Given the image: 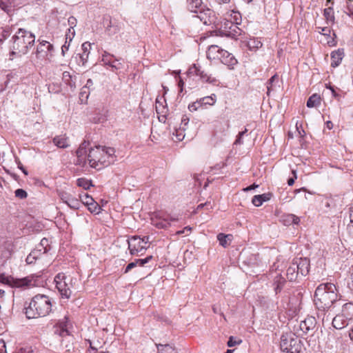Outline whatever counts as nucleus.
<instances>
[{
  "mask_svg": "<svg viewBox=\"0 0 353 353\" xmlns=\"http://www.w3.org/2000/svg\"><path fill=\"white\" fill-rule=\"evenodd\" d=\"M339 294L336 285L332 283L320 284L314 292V303L318 310V317L322 318L323 323H329L331 319L330 314H327L338 301Z\"/></svg>",
  "mask_w": 353,
  "mask_h": 353,
  "instance_id": "nucleus-1",
  "label": "nucleus"
},
{
  "mask_svg": "<svg viewBox=\"0 0 353 353\" xmlns=\"http://www.w3.org/2000/svg\"><path fill=\"white\" fill-rule=\"evenodd\" d=\"M10 46V56L15 55L21 57L26 54L35 42V36L30 31L19 28L12 37Z\"/></svg>",
  "mask_w": 353,
  "mask_h": 353,
  "instance_id": "nucleus-2",
  "label": "nucleus"
},
{
  "mask_svg": "<svg viewBox=\"0 0 353 353\" xmlns=\"http://www.w3.org/2000/svg\"><path fill=\"white\" fill-rule=\"evenodd\" d=\"M24 310L28 319L46 316L52 310L51 300L48 296L37 294L32 299L28 305L24 307Z\"/></svg>",
  "mask_w": 353,
  "mask_h": 353,
  "instance_id": "nucleus-3",
  "label": "nucleus"
},
{
  "mask_svg": "<svg viewBox=\"0 0 353 353\" xmlns=\"http://www.w3.org/2000/svg\"><path fill=\"white\" fill-rule=\"evenodd\" d=\"M241 21V14L238 11L232 10L224 14L222 19V37H231L236 40L241 34V29L238 27Z\"/></svg>",
  "mask_w": 353,
  "mask_h": 353,
  "instance_id": "nucleus-4",
  "label": "nucleus"
},
{
  "mask_svg": "<svg viewBox=\"0 0 353 353\" xmlns=\"http://www.w3.org/2000/svg\"><path fill=\"white\" fill-rule=\"evenodd\" d=\"M280 346L281 350L287 353H301L303 350L301 339L292 333L281 336Z\"/></svg>",
  "mask_w": 353,
  "mask_h": 353,
  "instance_id": "nucleus-5",
  "label": "nucleus"
},
{
  "mask_svg": "<svg viewBox=\"0 0 353 353\" xmlns=\"http://www.w3.org/2000/svg\"><path fill=\"white\" fill-rule=\"evenodd\" d=\"M88 160L90 167L98 170L110 165V161L105 158L101 145H97L90 150Z\"/></svg>",
  "mask_w": 353,
  "mask_h": 353,
  "instance_id": "nucleus-6",
  "label": "nucleus"
},
{
  "mask_svg": "<svg viewBox=\"0 0 353 353\" xmlns=\"http://www.w3.org/2000/svg\"><path fill=\"white\" fill-rule=\"evenodd\" d=\"M187 3L189 10L199 14L195 17L199 19L201 21H203V23L207 24L206 17L210 15L211 10L210 9H203L201 0H187Z\"/></svg>",
  "mask_w": 353,
  "mask_h": 353,
  "instance_id": "nucleus-7",
  "label": "nucleus"
},
{
  "mask_svg": "<svg viewBox=\"0 0 353 353\" xmlns=\"http://www.w3.org/2000/svg\"><path fill=\"white\" fill-rule=\"evenodd\" d=\"M128 249L131 255H142L149 245L143 244V240L137 236H132L128 240Z\"/></svg>",
  "mask_w": 353,
  "mask_h": 353,
  "instance_id": "nucleus-8",
  "label": "nucleus"
},
{
  "mask_svg": "<svg viewBox=\"0 0 353 353\" xmlns=\"http://www.w3.org/2000/svg\"><path fill=\"white\" fill-rule=\"evenodd\" d=\"M0 282L17 288L29 286L31 285V280H30L28 277L15 279L12 276H6L4 274H0Z\"/></svg>",
  "mask_w": 353,
  "mask_h": 353,
  "instance_id": "nucleus-9",
  "label": "nucleus"
},
{
  "mask_svg": "<svg viewBox=\"0 0 353 353\" xmlns=\"http://www.w3.org/2000/svg\"><path fill=\"white\" fill-rule=\"evenodd\" d=\"M39 43L37 46L36 49V56L37 58H45L48 56V52L51 53L53 50V46L50 44L49 42L40 39L38 40Z\"/></svg>",
  "mask_w": 353,
  "mask_h": 353,
  "instance_id": "nucleus-10",
  "label": "nucleus"
},
{
  "mask_svg": "<svg viewBox=\"0 0 353 353\" xmlns=\"http://www.w3.org/2000/svg\"><path fill=\"white\" fill-rule=\"evenodd\" d=\"M297 266L298 272L301 276H306L309 273L310 260L307 258H296L294 259Z\"/></svg>",
  "mask_w": 353,
  "mask_h": 353,
  "instance_id": "nucleus-11",
  "label": "nucleus"
},
{
  "mask_svg": "<svg viewBox=\"0 0 353 353\" xmlns=\"http://www.w3.org/2000/svg\"><path fill=\"white\" fill-rule=\"evenodd\" d=\"M113 55L105 52L102 56V61L105 65L112 68V71L118 70L123 68V64L118 59L112 60Z\"/></svg>",
  "mask_w": 353,
  "mask_h": 353,
  "instance_id": "nucleus-12",
  "label": "nucleus"
},
{
  "mask_svg": "<svg viewBox=\"0 0 353 353\" xmlns=\"http://www.w3.org/2000/svg\"><path fill=\"white\" fill-rule=\"evenodd\" d=\"M332 319V325L336 330H341L348 325L350 323V320L347 319L345 316L339 312L334 317L330 319Z\"/></svg>",
  "mask_w": 353,
  "mask_h": 353,
  "instance_id": "nucleus-13",
  "label": "nucleus"
},
{
  "mask_svg": "<svg viewBox=\"0 0 353 353\" xmlns=\"http://www.w3.org/2000/svg\"><path fill=\"white\" fill-rule=\"evenodd\" d=\"M238 63L235 57L226 50L222 49V64L225 65L228 69H234V65Z\"/></svg>",
  "mask_w": 353,
  "mask_h": 353,
  "instance_id": "nucleus-14",
  "label": "nucleus"
},
{
  "mask_svg": "<svg viewBox=\"0 0 353 353\" xmlns=\"http://www.w3.org/2000/svg\"><path fill=\"white\" fill-rule=\"evenodd\" d=\"M196 185L201 187L203 185V189H206L208 184L214 181V178L208 176L206 173H200L194 176Z\"/></svg>",
  "mask_w": 353,
  "mask_h": 353,
  "instance_id": "nucleus-15",
  "label": "nucleus"
},
{
  "mask_svg": "<svg viewBox=\"0 0 353 353\" xmlns=\"http://www.w3.org/2000/svg\"><path fill=\"white\" fill-rule=\"evenodd\" d=\"M53 143L59 148H67L70 146L69 138L66 134L55 136L52 139Z\"/></svg>",
  "mask_w": 353,
  "mask_h": 353,
  "instance_id": "nucleus-16",
  "label": "nucleus"
},
{
  "mask_svg": "<svg viewBox=\"0 0 353 353\" xmlns=\"http://www.w3.org/2000/svg\"><path fill=\"white\" fill-rule=\"evenodd\" d=\"M344 57V51L343 49H338L331 53V66L336 68L339 66Z\"/></svg>",
  "mask_w": 353,
  "mask_h": 353,
  "instance_id": "nucleus-17",
  "label": "nucleus"
},
{
  "mask_svg": "<svg viewBox=\"0 0 353 353\" xmlns=\"http://www.w3.org/2000/svg\"><path fill=\"white\" fill-rule=\"evenodd\" d=\"M272 196V194L270 192L255 195L252 197V203L254 206L259 207L262 205L264 202L270 201Z\"/></svg>",
  "mask_w": 353,
  "mask_h": 353,
  "instance_id": "nucleus-18",
  "label": "nucleus"
},
{
  "mask_svg": "<svg viewBox=\"0 0 353 353\" xmlns=\"http://www.w3.org/2000/svg\"><path fill=\"white\" fill-rule=\"evenodd\" d=\"M321 30L319 31L320 34H321L325 37V42L330 46H333L336 45V41H334V37L330 35L331 30L328 27H318Z\"/></svg>",
  "mask_w": 353,
  "mask_h": 353,
  "instance_id": "nucleus-19",
  "label": "nucleus"
},
{
  "mask_svg": "<svg viewBox=\"0 0 353 353\" xmlns=\"http://www.w3.org/2000/svg\"><path fill=\"white\" fill-rule=\"evenodd\" d=\"M221 48L216 45H211L207 51V57L211 61L220 59Z\"/></svg>",
  "mask_w": 353,
  "mask_h": 353,
  "instance_id": "nucleus-20",
  "label": "nucleus"
},
{
  "mask_svg": "<svg viewBox=\"0 0 353 353\" xmlns=\"http://www.w3.org/2000/svg\"><path fill=\"white\" fill-rule=\"evenodd\" d=\"M340 312L342 314V316L343 315L351 321L353 319V303L348 302L343 304Z\"/></svg>",
  "mask_w": 353,
  "mask_h": 353,
  "instance_id": "nucleus-21",
  "label": "nucleus"
},
{
  "mask_svg": "<svg viewBox=\"0 0 353 353\" xmlns=\"http://www.w3.org/2000/svg\"><path fill=\"white\" fill-rule=\"evenodd\" d=\"M242 43L251 51H256L263 46L261 41L255 38L242 41Z\"/></svg>",
  "mask_w": 353,
  "mask_h": 353,
  "instance_id": "nucleus-22",
  "label": "nucleus"
},
{
  "mask_svg": "<svg viewBox=\"0 0 353 353\" xmlns=\"http://www.w3.org/2000/svg\"><path fill=\"white\" fill-rule=\"evenodd\" d=\"M286 275L290 281H296L298 278L299 273L298 272L297 266L294 260L287 269Z\"/></svg>",
  "mask_w": 353,
  "mask_h": 353,
  "instance_id": "nucleus-23",
  "label": "nucleus"
},
{
  "mask_svg": "<svg viewBox=\"0 0 353 353\" xmlns=\"http://www.w3.org/2000/svg\"><path fill=\"white\" fill-rule=\"evenodd\" d=\"M299 327L303 333L307 334L314 327V319L310 317L301 321Z\"/></svg>",
  "mask_w": 353,
  "mask_h": 353,
  "instance_id": "nucleus-24",
  "label": "nucleus"
},
{
  "mask_svg": "<svg viewBox=\"0 0 353 353\" xmlns=\"http://www.w3.org/2000/svg\"><path fill=\"white\" fill-rule=\"evenodd\" d=\"M56 287L62 298L69 299L70 297L72 292L65 281L59 283Z\"/></svg>",
  "mask_w": 353,
  "mask_h": 353,
  "instance_id": "nucleus-25",
  "label": "nucleus"
},
{
  "mask_svg": "<svg viewBox=\"0 0 353 353\" xmlns=\"http://www.w3.org/2000/svg\"><path fill=\"white\" fill-rule=\"evenodd\" d=\"M285 283V279L281 276V274H278L274 279V292L278 294L281 292Z\"/></svg>",
  "mask_w": 353,
  "mask_h": 353,
  "instance_id": "nucleus-26",
  "label": "nucleus"
},
{
  "mask_svg": "<svg viewBox=\"0 0 353 353\" xmlns=\"http://www.w3.org/2000/svg\"><path fill=\"white\" fill-rule=\"evenodd\" d=\"M323 16L327 25L332 26L335 23V17L333 8L330 6L323 10Z\"/></svg>",
  "mask_w": 353,
  "mask_h": 353,
  "instance_id": "nucleus-27",
  "label": "nucleus"
},
{
  "mask_svg": "<svg viewBox=\"0 0 353 353\" xmlns=\"http://www.w3.org/2000/svg\"><path fill=\"white\" fill-rule=\"evenodd\" d=\"M12 32V28L10 26L0 28V45L7 39Z\"/></svg>",
  "mask_w": 353,
  "mask_h": 353,
  "instance_id": "nucleus-28",
  "label": "nucleus"
},
{
  "mask_svg": "<svg viewBox=\"0 0 353 353\" xmlns=\"http://www.w3.org/2000/svg\"><path fill=\"white\" fill-rule=\"evenodd\" d=\"M159 353H177L175 348L170 344H156Z\"/></svg>",
  "mask_w": 353,
  "mask_h": 353,
  "instance_id": "nucleus-29",
  "label": "nucleus"
},
{
  "mask_svg": "<svg viewBox=\"0 0 353 353\" xmlns=\"http://www.w3.org/2000/svg\"><path fill=\"white\" fill-rule=\"evenodd\" d=\"M321 97L317 94H314L310 96L307 101V107L311 108L320 105Z\"/></svg>",
  "mask_w": 353,
  "mask_h": 353,
  "instance_id": "nucleus-30",
  "label": "nucleus"
},
{
  "mask_svg": "<svg viewBox=\"0 0 353 353\" xmlns=\"http://www.w3.org/2000/svg\"><path fill=\"white\" fill-rule=\"evenodd\" d=\"M103 151L104 152V155L105 158L110 161V164L114 163L116 160V157L114 156L115 150L114 148L102 146Z\"/></svg>",
  "mask_w": 353,
  "mask_h": 353,
  "instance_id": "nucleus-31",
  "label": "nucleus"
},
{
  "mask_svg": "<svg viewBox=\"0 0 353 353\" xmlns=\"http://www.w3.org/2000/svg\"><path fill=\"white\" fill-rule=\"evenodd\" d=\"M279 81V77L277 74L273 75L267 82V94L268 96H270V92L272 91H274V87H275V83H278Z\"/></svg>",
  "mask_w": 353,
  "mask_h": 353,
  "instance_id": "nucleus-32",
  "label": "nucleus"
},
{
  "mask_svg": "<svg viewBox=\"0 0 353 353\" xmlns=\"http://www.w3.org/2000/svg\"><path fill=\"white\" fill-rule=\"evenodd\" d=\"M68 318L66 316L64 317V319L63 321H60L58 323V325L61 329L60 335L62 336L69 334L68 330Z\"/></svg>",
  "mask_w": 353,
  "mask_h": 353,
  "instance_id": "nucleus-33",
  "label": "nucleus"
},
{
  "mask_svg": "<svg viewBox=\"0 0 353 353\" xmlns=\"http://www.w3.org/2000/svg\"><path fill=\"white\" fill-rule=\"evenodd\" d=\"M77 185L83 188L84 190H88L93 186L92 181L85 178H79L77 180Z\"/></svg>",
  "mask_w": 353,
  "mask_h": 353,
  "instance_id": "nucleus-34",
  "label": "nucleus"
},
{
  "mask_svg": "<svg viewBox=\"0 0 353 353\" xmlns=\"http://www.w3.org/2000/svg\"><path fill=\"white\" fill-rule=\"evenodd\" d=\"M89 54L87 52L79 53L76 55L75 59L79 65H85L88 61Z\"/></svg>",
  "mask_w": 353,
  "mask_h": 353,
  "instance_id": "nucleus-35",
  "label": "nucleus"
},
{
  "mask_svg": "<svg viewBox=\"0 0 353 353\" xmlns=\"http://www.w3.org/2000/svg\"><path fill=\"white\" fill-rule=\"evenodd\" d=\"M13 0H0V8L6 12L9 13L12 11V4Z\"/></svg>",
  "mask_w": 353,
  "mask_h": 353,
  "instance_id": "nucleus-36",
  "label": "nucleus"
},
{
  "mask_svg": "<svg viewBox=\"0 0 353 353\" xmlns=\"http://www.w3.org/2000/svg\"><path fill=\"white\" fill-rule=\"evenodd\" d=\"M176 220L177 219L174 217H168L167 219H165L162 221H159L154 224L159 228H166L170 225L169 221H174Z\"/></svg>",
  "mask_w": 353,
  "mask_h": 353,
  "instance_id": "nucleus-37",
  "label": "nucleus"
},
{
  "mask_svg": "<svg viewBox=\"0 0 353 353\" xmlns=\"http://www.w3.org/2000/svg\"><path fill=\"white\" fill-rule=\"evenodd\" d=\"M214 97H215V95L212 94L209 97H205L201 98L199 100L201 105V106L205 105H212L216 101V99L214 98Z\"/></svg>",
  "mask_w": 353,
  "mask_h": 353,
  "instance_id": "nucleus-38",
  "label": "nucleus"
},
{
  "mask_svg": "<svg viewBox=\"0 0 353 353\" xmlns=\"http://www.w3.org/2000/svg\"><path fill=\"white\" fill-rule=\"evenodd\" d=\"M66 204L70 208L77 210L80 208L81 202L79 199L71 196L70 199H68V203Z\"/></svg>",
  "mask_w": 353,
  "mask_h": 353,
  "instance_id": "nucleus-39",
  "label": "nucleus"
},
{
  "mask_svg": "<svg viewBox=\"0 0 353 353\" xmlns=\"http://www.w3.org/2000/svg\"><path fill=\"white\" fill-rule=\"evenodd\" d=\"M284 221L288 224L297 225L300 222V219L297 216L290 214L285 216Z\"/></svg>",
  "mask_w": 353,
  "mask_h": 353,
  "instance_id": "nucleus-40",
  "label": "nucleus"
},
{
  "mask_svg": "<svg viewBox=\"0 0 353 353\" xmlns=\"http://www.w3.org/2000/svg\"><path fill=\"white\" fill-rule=\"evenodd\" d=\"M88 208L91 213H94L96 214H99L101 212L100 205L94 201L90 203V205H88Z\"/></svg>",
  "mask_w": 353,
  "mask_h": 353,
  "instance_id": "nucleus-41",
  "label": "nucleus"
},
{
  "mask_svg": "<svg viewBox=\"0 0 353 353\" xmlns=\"http://www.w3.org/2000/svg\"><path fill=\"white\" fill-rule=\"evenodd\" d=\"M201 70V67L196 65V64H193L187 72L188 76H197L199 75V72Z\"/></svg>",
  "mask_w": 353,
  "mask_h": 353,
  "instance_id": "nucleus-42",
  "label": "nucleus"
},
{
  "mask_svg": "<svg viewBox=\"0 0 353 353\" xmlns=\"http://www.w3.org/2000/svg\"><path fill=\"white\" fill-rule=\"evenodd\" d=\"M200 79L203 82L213 83L214 79L211 77L208 76L203 70H200L199 75Z\"/></svg>",
  "mask_w": 353,
  "mask_h": 353,
  "instance_id": "nucleus-43",
  "label": "nucleus"
},
{
  "mask_svg": "<svg viewBox=\"0 0 353 353\" xmlns=\"http://www.w3.org/2000/svg\"><path fill=\"white\" fill-rule=\"evenodd\" d=\"M233 240L232 234L223 235L222 234V247L226 248L230 245Z\"/></svg>",
  "mask_w": 353,
  "mask_h": 353,
  "instance_id": "nucleus-44",
  "label": "nucleus"
},
{
  "mask_svg": "<svg viewBox=\"0 0 353 353\" xmlns=\"http://www.w3.org/2000/svg\"><path fill=\"white\" fill-rule=\"evenodd\" d=\"M80 199L81 202L85 205H90V203L93 202L94 201L92 196L88 195L87 193H84L83 194H80Z\"/></svg>",
  "mask_w": 353,
  "mask_h": 353,
  "instance_id": "nucleus-45",
  "label": "nucleus"
},
{
  "mask_svg": "<svg viewBox=\"0 0 353 353\" xmlns=\"http://www.w3.org/2000/svg\"><path fill=\"white\" fill-rule=\"evenodd\" d=\"M48 240L46 238H43L41 240L40 243L37 246L38 248L41 249V252L43 254L46 253L48 251Z\"/></svg>",
  "mask_w": 353,
  "mask_h": 353,
  "instance_id": "nucleus-46",
  "label": "nucleus"
},
{
  "mask_svg": "<svg viewBox=\"0 0 353 353\" xmlns=\"http://www.w3.org/2000/svg\"><path fill=\"white\" fill-rule=\"evenodd\" d=\"M62 79L63 81L70 87L73 86L72 76L69 72L65 71L63 72Z\"/></svg>",
  "mask_w": 353,
  "mask_h": 353,
  "instance_id": "nucleus-47",
  "label": "nucleus"
},
{
  "mask_svg": "<svg viewBox=\"0 0 353 353\" xmlns=\"http://www.w3.org/2000/svg\"><path fill=\"white\" fill-rule=\"evenodd\" d=\"M242 343V340L234 336H230L227 343L228 347H233Z\"/></svg>",
  "mask_w": 353,
  "mask_h": 353,
  "instance_id": "nucleus-48",
  "label": "nucleus"
},
{
  "mask_svg": "<svg viewBox=\"0 0 353 353\" xmlns=\"http://www.w3.org/2000/svg\"><path fill=\"white\" fill-rule=\"evenodd\" d=\"M39 258V254H35V252H30L28 255V256L26 259V261L28 264H32Z\"/></svg>",
  "mask_w": 353,
  "mask_h": 353,
  "instance_id": "nucleus-49",
  "label": "nucleus"
},
{
  "mask_svg": "<svg viewBox=\"0 0 353 353\" xmlns=\"http://www.w3.org/2000/svg\"><path fill=\"white\" fill-rule=\"evenodd\" d=\"M325 88L327 89H329L331 91L332 97L334 99H336L338 101H340V99L341 98V96L339 93L336 92V91L335 90L334 86L331 85L330 84H326L325 85Z\"/></svg>",
  "mask_w": 353,
  "mask_h": 353,
  "instance_id": "nucleus-50",
  "label": "nucleus"
},
{
  "mask_svg": "<svg viewBox=\"0 0 353 353\" xmlns=\"http://www.w3.org/2000/svg\"><path fill=\"white\" fill-rule=\"evenodd\" d=\"M152 259V256H148L145 259H135L137 266L142 267Z\"/></svg>",
  "mask_w": 353,
  "mask_h": 353,
  "instance_id": "nucleus-51",
  "label": "nucleus"
},
{
  "mask_svg": "<svg viewBox=\"0 0 353 353\" xmlns=\"http://www.w3.org/2000/svg\"><path fill=\"white\" fill-rule=\"evenodd\" d=\"M65 279H66V276L65 275L64 273L63 272H61V273H59L57 274L55 277H54V282L56 283V286L59 283H63L65 281Z\"/></svg>",
  "mask_w": 353,
  "mask_h": 353,
  "instance_id": "nucleus-52",
  "label": "nucleus"
},
{
  "mask_svg": "<svg viewBox=\"0 0 353 353\" xmlns=\"http://www.w3.org/2000/svg\"><path fill=\"white\" fill-rule=\"evenodd\" d=\"M15 196L23 199L28 196L27 192L23 189H17L14 192Z\"/></svg>",
  "mask_w": 353,
  "mask_h": 353,
  "instance_id": "nucleus-53",
  "label": "nucleus"
},
{
  "mask_svg": "<svg viewBox=\"0 0 353 353\" xmlns=\"http://www.w3.org/2000/svg\"><path fill=\"white\" fill-rule=\"evenodd\" d=\"M248 130L245 128L243 131L240 132L234 143L235 145H241L243 143L242 137L247 132Z\"/></svg>",
  "mask_w": 353,
  "mask_h": 353,
  "instance_id": "nucleus-54",
  "label": "nucleus"
},
{
  "mask_svg": "<svg viewBox=\"0 0 353 353\" xmlns=\"http://www.w3.org/2000/svg\"><path fill=\"white\" fill-rule=\"evenodd\" d=\"M59 198L61 199V200L65 203H68V199H70V197L71 196V195L68 194V193L65 192H61L59 193Z\"/></svg>",
  "mask_w": 353,
  "mask_h": 353,
  "instance_id": "nucleus-55",
  "label": "nucleus"
},
{
  "mask_svg": "<svg viewBox=\"0 0 353 353\" xmlns=\"http://www.w3.org/2000/svg\"><path fill=\"white\" fill-rule=\"evenodd\" d=\"M201 107L200 102L199 100H197L196 102L189 105L188 108L190 111H194L196 110L198 108Z\"/></svg>",
  "mask_w": 353,
  "mask_h": 353,
  "instance_id": "nucleus-56",
  "label": "nucleus"
},
{
  "mask_svg": "<svg viewBox=\"0 0 353 353\" xmlns=\"http://www.w3.org/2000/svg\"><path fill=\"white\" fill-rule=\"evenodd\" d=\"M91 48V44L88 42H85L81 46V50L82 52H87L88 54H90V50Z\"/></svg>",
  "mask_w": 353,
  "mask_h": 353,
  "instance_id": "nucleus-57",
  "label": "nucleus"
},
{
  "mask_svg": "<svg viewBox=\"0 0 353 353\" xmlns=\"http://www.w3.org/2000/svg\"><path fill=\"white\" fill-rule=\"evenodd\" d=\"M135 267H137V265L136 261L134 260V261L130 263L125 267L124 273L126 274V273L129 272L132 269H133Z\"/></svg>",
  "mask_w": 353,
  "mask_h": 353,
  "instance_id": "nucleus-58",
  "label": "nucleus"
},
{
  "mask_svg": "<svg viewBox=\"0 0 353 353\" xmlns=\"http://www.w3.org/2000/svg\"><path fill=\"white\" fill-rule=\"evenodd\" d=\"M347 285L350 290H353V271L352 273L349 276V278L347 279Z\"/></svg>",
  "mask_w": 353,
  "mask_h": 353,
  "instance_id": "nucleus-59",
  "label": "nucleus"
},
{
  "mask_svg": "<svg viewBox=\"0 0 353 353\" xmlns=\"http://www.w3.org/2000/svg\"><path fill=\"white\" fill-rule=\"evenodd\" d=\"M292 173L293 174V177H291V178L288 179V184L289 185H292L294 183L295 179H296V178H297L296 170H293L292 171Z\"/></svg>",
  "mask_w": 353,
  "mask_h": 353,
  "instance_id": "nucleus-60",
  "label": "nucleus"
},
{
  "mask_svg": "<svg viewBox=\"0 0 353 353\" xmlns=\"http://www.w3.org/2000/svg\"><path fill=\"white\" fill-rule=\"evenodd\" d=\"M86 154V150H82L81 148L79 147L77 150L76 151V154L77 158H83L84 155Z\"/></svg>",
  "mask_w": 353,
  "mask_h": 353,
  "instance_id": "nucleus-61",
  "label": "nucleus"
},
{
  "mask_svg": "<svg viewBox=\"0 0 353 353\" xmlns=\"http://www.w3.org/2000/svg\"><path fill=\"white\" fill-rule=\"evenodd\" d=\"M344 12L349 16L350 17L353 19V6H347L346 10Z\"/></svg>",
  "mask_w": 353,
  "mask_h": 353,
  "instance_id": "nucleus-62",
  "label": "nucleus"
},
{
  "mask_svg": "<svg viewBox=\"0 0 353 353\" xmlns=\"http://www.w3.org/2000/svg\"><path fill=\"white\" fill-rule=\"evenodd\" d=\"M6 343L3 340H0V353H6Z\"/></svg>",
  "mask_w": 353,
  "mask_h": 353,
  "instance_id": "nucleus-63",
  "label": "nucleus"
},
{
  "mask_svg": "<svg viewBox=\"0 0 353 353\" xmlns=\"http://www.w3.org/2000/svg\"><path fill=\"white\" fill-rule=\"evenodd\" d=\"M68 23L70 28L73 29V27L77 24V19L74 17H70L68 19Z\"/></svg>",
  "mask_w": 353,
  "mask_h": 353,
  "instance_id": "nucleus-64",
  "label": "nucleus"
}]
</instances>
